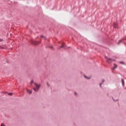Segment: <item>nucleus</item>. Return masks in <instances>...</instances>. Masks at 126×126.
<instances>
[{
	"label": "nucleus",
	"instance_id": "17",
	"mask_svg": "<svg viewBox=\"0 0 126 126\" xmlns=\"http://www.w3.org/2000/svg\"><path fill=\"white\" fill-rule=\"evenodd\" d=\"M51 49H53V47L52 46H51Z\"/></svg>",
	"mask_w": 126,
	"mask_h": 126
},
{
	"label": "nucleus",
	"instance_id": "18",
	"mask_svg": "<svg viewBox=\"0 0 126 126\" xmlns=\"http://www.w3.org/2000/svg\"><path fill=\"white\" fill-rule=\"evenodd\" d=\"M75 94H76V93H75Z\"/></svg>",
	"mask_w": 126,
	"mask_h": 126
},
{
	"label": "nucleus",
	"instance_id": "8",
	"mask_svg": "<svg viewBox=\"0 0 126 126\" xmlns=\"http://www.w3.org/2000/svg\"><path fill=\"white\" fill-rule=\"evenodd\" d=\"M40 37H41V38H43V39H44V40H46V37H45V36H43V35H41Z\"/></svg>",
	"mask_w": 126,
	"mask_h": 126
},
{
	"label": "nucleus",
	"instance_id": "3",
	"mask_svg": "<svg viewBox=\"0 0 126 126\" xmlns=\"http://www.w3.org/2000/svg\"><path fill=\"white\" fill-rule=\"evenodd\" d=\"M113 26L114 27V28H118V23L115 22L113 24Z\"/></svg>",
	"mask_w": 126,
	"mask_h": 126
},
{
	"label": "nucleus",
	"instance_id": "14",
	"mask_svg": "<svg viewBox=\"0 0 126 126\" xmlns=\"http://www.w3.org/2000/svg\"><path fill=\"white\" fill-rule=\"evenodd\" d=\"M0 48L1 49H4V48L1 47V46H0Z\"/></svg>",
	"mask_w": 126,
	"mask_h": 126
},
{
	"label": "nucleus",
	"instance_id": "15",
	"mask_svg": "<svg viewBox=\"0 0 126 126\" xmlns=\"http://www.w3.org/2000/svg\"><path fill=\"white\" fill-rule=\"evenodd\" d=\"M0 42H2V40L0 39Z\"/></svg>",
	"mask_w": 126,
	"mask_h": 126
},
{
	"label": "nucleus",
	"instance_id": "10",
	"mask_svg": "<svg viewBox=\"0 0 126 126\" xmlns=\"http://www.w3.org/2000/svg\"><path fill=\"white\" fill-rule=\"evenodd\" d=\"M84 77H85V78H87V79H90V77H86V76H84Z\"/></svg>",
	"mask_w": 126,
	"mask_h": 126
},
{
	"label": "nucleus",
	"instance_id": "7",
	"mask_svg": "<svg viewBox=\"0 0 126 126\" xmlns=\"http://www.w3.org/2000/svg\"><path fill=\"white\" fill-rule=\"evenodd\" d=\"M118 67V65H117L116 64H114V67L113 68V69H115V68H117Z\"/></svg>",
	"mask_w": 126,
	"mask_h": 126
},
{
	"label": "nucleus",
	"instance_id": "11",
	"mask_svg": "<svg viewBox=\"0 0 126 126\" xmlns=\"http://www.w3.org/2000/svg\"><path fill=\"white\" fill-rule=\"evenodd\" d=\"M8 95H12V93H8Z\"/></svg>",
	"mask_w": 126,
	"mask_h": 126
},
{
	"label": "nucleus",
	"instance_id": "9",
	"mask_svg": "<svg viewBox=\"0 0 126 126\" xmlns=\"http://www.w3.org/2000/svg\"><path fill=\"white\" fill-rule=\"evenodd\" d=\"M122 82L123 85H124V84L125 83V81H124V79H122Z\"/></svg>",
	"mask_w": 126,
	"mask_h": 126
},
{
	"label": "nucleus",
	"instance_id": "12",
	"mask_svg": "<svg viewBox=\"0 0 126 126\" xmlns=\"http://www.w3.org/2000/svg\"><path fill=\"white\" fill-rule=\"evenodd\" d=\"M120 63H122V64H124V62H120Z\"/></svg>",
	"mask_w": 126,
	"mask_h": 126
},
{
	"label": "nucleus",
	"instance_id": "13",
	"mask_svg": "<svg viewBox=\"0 0 126 126\" xmlns=\"http://www.w3.org/2000/svg\"><path fill=\"white\" fill-rule=\"evenodd\" d=\"M122 42V40H119V43H121Z\"/></svg>",
	"mask_w": 126,
	"mask_h": 126
},
{
	"label": "nucleus",
	"instance_id": "6",
	"mask_svg": "<svg viewBox=\"0 0 126 126\" xmlns=\"http://www.w3.org/2000/svg\"><path fill=\"white\" fill-rule=\"evenodd\" d=\"M64 45H65L64 43H63L62 46H60L59 47V49H61V48H64Z\"/></svg>",
	"mask_w": 126,
	"mask_h": 126
},
{
	"label": "nucleus",
	"instance_id": "4",
	"mask_svg": "<svg viewBox=\"0 0 126 126\" xmlns=\"http://www.w3.org/2000/svg\"><path fill=\"white\" fill-rule=\"evenodd\" d=\"M32 44L33 45H37V44H38V42L35 41H32Z\"/></svg>",
	"mask_w": 126,
	"mask_h": 126
},
{
	"label": "nucleus",
	"instance_id": "2",
	"mask_svg": "<svg viewBox=\"0 0 126 126\" xmlns=\"http://www.w3.org/2000/svg\"><path fill=\"white\" fill-rule=\"evenodd\" d=\"M105 58L106 59L107 63H111L112 61H113L112 59L108 58H107V57H105Z\"/></svg>",
	"mask_w": 126,
	"mask_h": 126
},
{
	"label": "nucleus",
	"instance_id": "5",
	"mask_svg": "<svg viewBox=\"0 0 126 126\" xmlns=\"http://www.w3.org/2000/svg\"><path fill=\"white\" fill-rule=\"evenodd\" d=\"M27 93H29V94H32V91L27 89Z\"/></svg>",
	"mask_w": 126,
	"mask_h": 126
},
{
	"label": "nucleus",
	"instance_id": "16",
	"mask_svg": "<svg viewBox=\"0 0 126 126\" xmlns=\"http://www.w3.org/2000/svg\"><path fill=\"white\" fill-rule=\"evenodd\" d=\"M101 85H102V84H99V86L101 87Z\"/></svg>",
	"mask_w": 126,
	"mask_h": 126
},
{
	"label": "nucleus",
	"instance_id": "1",
	"mask_svg": "<svg viewBox=\"0 0 126 126\" xmlns=\"http://www.w3.org/2000/svg\"><path fill=\"white\" fill-rule=\"evenodd\" d=\"M34 85L35 86V88H33L34 91H38V90H39V89L41 86V85H38V84L35 83Z\"/></svg>",
	"mask_w": 126,
	"mask_h": 126
}]
</instances>
